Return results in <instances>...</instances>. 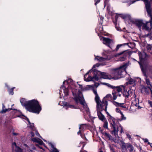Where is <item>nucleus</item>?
I'll return each instance as SVG.
<instances>
[{"label": "nucleus", "instance_id": "bb28decb", "mask_svg": "<svg viewBox=\"0 0 152 152\" xmlns=\"http://www.w3.org/2000/svg\"><path fill=\"white\" fill-rule=\"evenodd\" d=\"M121 115V120H126V118L125 117L122 112H121L120 113Z\"/></svg>", "mask_w": 152, "mask_h": 152}, {"label": "nucleus", "instance_id": "7c9ffc66", "mask_svg": "<svg viewBox=\"0 0 152 152\" xmlns=\"http://www.w3.org/2000/svg\"><path fill=\"white\" fill-rule=\"evenodd\" d=\"M124 45L123 44L118 45L117 46V47L115 49V50L116 51H117L121 47L122 45Z\"/></svg>", "mask_w": 152, "mask_h": 152}, {"label": "nucleus", "instance_id": "412c9836", "mask_svg": "<svg viewBox=\"0 0 152 152\" xmlns=\"http://www.w3.org/2000/svg\"><path fill=\"white\" fill-rule=\"evenodd\" d=\"M112 96L110 94H107L105 97H104V99L102 100V101H101L100 100V101L101 102H107V101H106V99H109V98H110Z\"/></svg>", "mask_w": 152, "mask_h": 152}, {"label": "nucleus", "instance_id": "9b49d317", "mask_svg": "<svg viewBox=\"0 0 152 152\" xmlns=\"http://www.w3.org/2000/svg\"><path fill=\"white\" fill-rule=\"evenodd\" d=\"M124 86L123 85L121 86H115L114 89H113V91L118 92L119 93H121V92L123 89H124Z\"/></svg>", "mask_w": 152, "mask_h": 152}, {"label": "nucleus", "instance_id": "680f3d73", "mask_svg": "<svg viewBox=\"0 0 152 152\" xmlns=\"http://www.w3.org/2000/svg\"><path fill=\"white\" fill-rule=\"evenodd\" d=\"M40 137L41 138H42L40 136Z\"/></svg>", "mask_w": 152, "mask_h": 152}, {"label": "nucleus", "instance_id": "13d9d810", "mask_svg": "<svg viewBox=\"0 0 152 152\" xmlns=\"http://www.w3.org/2000/svg\"><path fill=\"white\" fill-rule=\"evenodd\" d=\"M43 140L44 141H45V142H46V140H44V139H43Z\"/></svg>", "mask_w": 152, "mask_h": 152}, {"label": "nucleus", "instance_id": "c85d7f7f", "mask_svg": "<svg viewBox=\"0 0 152 152\" xmlns=\"http://www.w3.org/2000/svg\"><path fill=\"white\" fill-rule=\"evenodd\" d=\"M104 134L106 137H107L110 140H112V137L109 134L106 132H105L104 133Z\"/></svg>", "mask_w": 152, "mask_h": 152}, {"label": "nucleus", "instance_id": "473e14b6", "mask_svg": "<svg viewBox=\"0 0 152 152\" xmlns=\"http://www.w3.org/2000/svg\"><path fill=\"white\" fill-rule=\"evenodd\" d=\"M135 82L134 80L132 79H130L129 82V83L130 84H134Z\"/></svg>", "mask_w": 152, "mask_h": 152}, {"label": "nucleus", "instance_id": "3c124183", "mask_svg": "<svg viewBox=\"0 0 152 152\" xmlns=\"http://www.w3.org/2000/svg\"><path fill=\"white\" fill-rule=\"evenodd\" d=\"M88 86L90 88L91 87H92V86L91 85H88Z\"/></svg>", "mask_w": 152, "mask_h": 152}, {"label": "nucleus", "instance_id": "aec40b11", "mask_svg": "<svg viewBox=\"0 0 152 152\" xmlns=\"http://www.w3.org/2000/svg\"><path fill=\"white\" fill-rule=\"evenodd\" d=\"M138 54L140 60L144 59L146 56V54L144 53L139 52Z\"/></svg>", "mask_w": 152, "mask_h": 152}, {"label": "nucleus", "instance_id": "8fccbe9b", "mask_svg": "<svg viewBox=\"0 0 152 152\" xmlns=\"http://www.w3.org/2000/svg\"><path fill=\"white\" fill-rule=\"evenodd\" d=\"M79 88H80V89L82 90V86L81 85H79Z\"/></svg>", "mask_w": 152, "mask_h": 152}, {"label": "nucleus", "instance_id": "5fc2aeb1", "mask_svg": "<svg viewBox=\"0 0 152 152\" xmlns=\"http://www.w3.org/2000/svg\"><path fill=\"white\" fill-rule=\"evenodd\" d=\"M60 104H61V102H60L58 103V104H59V105H60Z\"/></svg>", "mask_w": 152, "mask_h": 152}, {"label": "nucleus", "instance_id": "a211bd4d", "mask_svg": "<svg viewBox=\"0 0 152 152\" xmlns=\"http://www.w3.org/2000/svg\"><path fill=\"white\" fill-rule=\"evenodd\" d=\"M113 104L116 106H119V107H121L123 108H126V107H125L123 106L124 104V103H119L118 102H117L115 101H113Z\"/></svg>", "mask_w": 152, "mask_h": 152}, {"label": "nucleus", "instance_id": "cd10ccee", "mask_svg": "<svg viewBox=\"0 0 152 152\" xmlns=\"http://www.w3.org/2000/svg\"><path fill=\"white\" fill-rule=\"evenodd\" d=\"M15 88V87H13L11 89L9 90L8 91L10 94L12 95H13L14 94L13 89H14Z\"/></svg>", "mask_w": 152, "mask_h": 152}, {"label": "nucleus", "instance_id": "c756f323", "mask_svg": "<svg viewBox=\"0 0 152 152\" xmlns=\"http://www.w3.org/2000/svg\"><path fill=\"white\" fill-rule=\"evenodd\" d=\"M142 140L144 141L145 142L147 143L148 145H150L151 147H152L151 144L148 142V140L147 139H144L143 138Z\"/></svg>", "mask_w": 152, "mask_h": 152}, {"label": "nucleus", "instance_id": "393cba45", "mask_svg": "<svg viewBox=\"0 0 152 152\" xmlns=\"http://www.w3.org/2000/svg\"><path fill=\"white\" fill-rule=\"evenodd\" d=\"M103 121L104 122V124L103 125V127L104 128L108 129V122L107 120Z\"/></svg>", "mask_w": 152, "mask_h": 152}, {"label": "nucleus", "instance_id": "423d86ee", "mask_svg": "<svg viewBox=\"0 0 152 152\" xmlns=\"http://www.w3.org/2000/svg\"><path fill=\"white\" fill-rule=\"evenodd\" d=\"M109 120L111 125V126L113 129L112 132V134L115 137L118 136V131L117 124L118 122L114 117L110 115Z\"/></svg>", "mask_w": 152, "mask_h": 152}, {"label": "nucleus", "instance_id": "bf43d9fd", "mask_svg": "<svg viewBox=\"0 0 152 152\" xmlns=\"http://www.w3.org/2000/svg\"><path fill=\"white\" fill-rule=\"evenodd\" d=\"M142 152H146L144 151H142Z\"/></svg>", "mask_w": 152, "mask_h": 152}, {"label": "nucleus", "instance_id": "79ce46f5", "mask_svg": "<svg viewBox=\"0 0 152 152\" xmlns=\"http://www.w3.org/2000/svg\"><path fill=\"white\" fill-rule=\"evenodd\" d=\"M12 134L14 135L15 136L18 135H19V134L18 133L13 132Z\"/></svg>", "mask_w": 152, "mask_h": 152}, {"label": "nucleus", "instance_id": "a19ab883", "mask_svg": "<svg viewBox=\"0 0 152 152\" xmlns=\"http://www.w3.org/2000/svg\"><path fill=\"white\" fill-rule=\"evenodd\" d=\"M100 0H95V5H96L98 3L100 2Z\"/></svg>", "mask_w": 152, "mask_h": 152}, {"label": "nucleus", "instance_id": "2f4dec72", "mask_svg": "<svg viewBox=\"0 0 152 152\" xmlns=\"http://www.w3.org/2000/svg\"><path fill=\"white\" fill-rule=\"evenodd\" d=\"M27 119V121L29 124V125L30 126H29L31 128V129H33V127H34V124L33 123H32V124H31L29 120H28V119Z\"/></svg>", "mask_w": 152, "mask_h": 152}, {"label": "nucleus", "instance_id": "4c0bfd02", "mask_svg": "<svg viewBox=\"0 0 152 152\" xmlns=\"http://www.w3.org/2000/svg\"><path fill=\"white\" fill-rule=\"evenodd\" d=\"M126 135L127 137L129 138V140H131L132 139L131 136L128 134H126Z\"/></svg>", "mask_w": 152, "mask_h": 152}, {"label": "nucleus", "instance_id": "f704fd0d", "mask_svg": "<svg viewBox=\"0 0 152 152\" xmlns=\"http://www.w3.org/2000/svg\"><path fill=\"white\" fill-rule=\"evenodd\" d=\"M107 86L109 87H110L112 88L113 89H114V88L115 87V86H113L111 85L110 84H108Z\"/></svg>", "mask_w": 152, "mask_h": 152}, {"label": "nucleus", "instance_id": "09e8293b", "mask_svg": "<svg viewBox=\"0 0 152 152\" xmlns=\"http://www.w3.org/2000/svg\"><path fill=\"white\" fill-rule=\"evenodd\" d=\"M100 26H101V27L100 29H99V30L100 31H101L102 30V28L101 25H100Z\"/></svg>", "mask_w": 152, "mask_h": 152}, {"label": "nucleus", "instance_id": "4be33fe9", "mask_svg": "<svg viewBox=\"0 0 152 152\" xmlns=\"http://www.w3.org/2000/svg\"><path fill=\"white\" fill-rule=\"evenodd\" d=\"M124 45H127L131 48H133L135 46V44L134 43H124Z\"/></svg>", "mask_w": 152, "mask_h": 152}, {"label": "nucleus", "instance_id": "e2e57ef3", "mask_svg": "<svg viewBox=\"0 0 152 152\" xmlns=\"http://www.w3.org/2000/svg\"><path fill=\"white\" fill-rule=\"evenodd\" d=\"M100 152H102V151H101Z\"/></svg>", "mask_w": 152, "mask_h": 152}, {"label": "nucleus", "instance_id": "0eeeda50", "mask_svg": "<svg viewBox=\"0 0 152 152\" xmlns=\"http://www.w3.org/2000/svg\"><path fill=\"white\" fill-rule=\"evenodd\" d=\"M99 77L101 78L105 79H113V76L111 75H108L105 73L99 72L98 73Z\"/></svg>", "mask_w": 152, "mask_h": 152}, {"label": "nucleus", "instance_id": "864d4df0", "mask_svg": "<svg viewBox=\"0 0 152 152\" xmlns=\"http://www.w3.org/2000/svg\"><path fill=\"white\" fill-rule=\"evenodd\" d=\"M139 149L140 150H141V147H140Z\"/></svg>", "mask_w": 152, "mask_h": 152}, {"label": "nucleus", "instance_id": "6ab92c4d", "mask_svg": "<svg viewBox=\"0 0 152 152\" xmlns=\"http://www.w3.org/2000/svg\"><path fill=\"white\" fill-rule=\"evenodd\" d=\"M5 106L3 104H2V110L0 112V113H4L7 111H10L12 109L8 108V109H5Z\"/></svg>", "mask_w": 152, "mask_h": 152}, {"label": "nucleus", "instance_id": "f3484780", "mask_svg": "<svg viewBox=\"0 0 152 152\" xmlns=\"http://www.w3.org/2000/svg\"><path fill=\"white\" fill-rule=\"evenodd\" d=\"M112 94L113 96V99L114 100H115L117 96H120L121 95L120 93L118 92L114 91H113Z\"/></svg>", "mask_w": 152, "mask_h": 152}, {"label": "nucleus", "instance_id": "ea45409f", "mask_svg": "<svg viewBox=\"0 0 152 152\" xmlns=\"http://www.w3.org/2000/svg\"><path fill=\"white\" fill-rule=\"evenodd\" d=\"M125 57H123L122 58H121L119 59V61H124V60H125Z\"/></svg>", "mask_w": 152, "mask_h": 152}, {"label": "nucleus", "instance_id": "b1692460", "mask_svg": "<svg viewBox=\"0 0 152 152\" xmlns=\"http://www.w3.org/2000/svg\"><path fill=\"white\" fill-rule=\"evenodd\" d=\"M95 60H98L99 61H104L106 59L105 58H103L99 56H96L95 58Z\"/></svg>", "mask_w": 152, "mask_h": 152}, {"label": "nucleus", "instance_id": "5701e85b", "mask_svg": "<svg viewBox=\"0 0 152 152\" xmlns=\"http://www.w3.org/2000/svg\"><path fill=\"white\" fill-rule=\"evenodd\" d=\"M79 131L77 132L78 134H80V135L81 136V137L83 138L81 132L83 130V125H80L79 127Z\"/></svg>", "mask_w": 152, "mask_h": 152}, {"label": "nucleus", "instance_id": "4468645a", "mask_svg": "<svg viewBox=\"0 0 152 152\" xmlns=\"http://www.w3.org/2000/svg\"><path fill=\"white\" fill-rule=\"evenodd\" d=\"M12 147L13 149H15L16 152H22V150L20 148L17 146L15 142H13L12 144Z\"/></svg>", "mask_w": 152, "mask_h": 152}, {"label": "nucleus", "instance_id": "4d7b16f0", "mask_svg": "<svg viewBox=\"0 0 152 152\" xmlns=\"http://www.w3.org/2000/svg\"><path fill=\"white\" fill-rule=\"evenodd\" d=\"M135 1H133L132 3H134L135 2Z\"/></svg>", "mask_w": 152, "mask_h": 152}, {"label": "nucleus", "instance_id": "7ed1b4c3", "mask_svg": "<svg viewBox=\"0 0 152 152\" xmlns=\"http://www.w3.org/2000/svg\"><path fill=\"white\" fill-rule=\"evenodd\" d=\"M93 91L95 95V99L96 103V110L98 116L100 120L102 121H104L106 119L101 112L103 110L106 111L107 106V102H101L96 91L94 90Z\"/></svg>", "mask_w": 152, "mask_h": 152}, {"label": "nucleus", "instance_id": "49530a36", "mask_svg": "<svg viewBox=\"0 0 152 152\" xmlns=\"http://www.w3.org/2000/svg\"><path fill=\"white\" fill-rule=\"evenodd\" d=\"M115 28L118 31H120L121 30V29L119 27H116V26H115Z\"/></svg>", "mask_w": 152, "mask_h": 152}, {"label": "nucleus", "instance_id": "f03ea898", "mask_svg": "<svg viewBox=\"0 0 152 152\" xmlns=\"http://www.w3.org/2000/svg\"><path fill=\"white\" fill-rule=\"evenodd\" d=\"M22 105L25 107L26 109L30 112L39 113L41 109L38 102L35 100L25 101L24 99L20 100Z\"/></svg>", "mask_w": 152, "mask_h": 152}, {"label": "nucleus", "instance_id": "37998d69", "mask_svg": "<svg viewBox=\"0 0 152 152\" xmlns=\"http://www.w3.org/2000/svg\"><path fill=\"white\" fill-rule=\"evenodd\" d=\"M34 130L33 131V132H31V137H34Z\"/></svg>", "mask_w": 152, "mask_h": 152}, {"label": "nucleus", "instance_id": "0e129e2a", "mask_svg": "<svg viewBox=\"0 0 152 152\" xmlns=\"http://www.w3.org/2000/svg\"><path fill=\"white\" fill-rule=\"evenodd\" d=\"M80 152H82L81 151H80Z\"/></svg>", "mask_w": 152, "mask_h": 152}, {"label": "nucleus", "instance_id": "6e6552de", "mask_svg": "<svg viewBox=\"0 0 152 152\" xmlns=\"http://www.w3.org/2000/svg\"><path fill=\"white\" fill-rule=\"evenodd\" d=\"M100 39L102 40L104 44L111 48L110 45L113 42V41L111 40L109 38L104 37H101Z\"/></svg>", "mask_w": 152, "mask_h": 152}, {"label": "nucleus", "instance_id": "dca6fc26", "mask_svg": "<svg viewBox=\"0 0 152 152\" xmlns=\"http://www.w3.org/2000/svg\"><path fill=\"white\" fill-rule=\"evenodd\" d=\"M49 145L51 147V149L52 152H58V150L55 148L51 142H49L48 143Z\"/></svg>", "mask_w": 152, "mask_h": 152}, {"label": "nucleus", "instance_id": "ddd939ff", "mask_svg": "<svg viewBox=\"0 0 152 152\" xmlns=\"http://www.w3.org/2000/svg\"><path fill=\"white\" fill-rule=\"evenodd\" d=\"M123 145L125 147L128 148L130 151L132 152L133 151L134 148L133 146L129 143L125 144L124 143H123Z\"/></svg>", "mask_w": 152, "mask_h": 152}, {"label": "nucleus", "instance_id": "9d476101", "mask_svg": "<svg viewBox=\"0 0 152 152\" xmlns=\"http://www.w3.org/2000/svg\"><path fill=\"white\" fill-rule=\"evenodd\" d=\"M92 69L90 70L88 72H87L84 75V80L86 81H92V77L88 75L90 72L93 71Z\"/></svg>", "mask_w": 152, "mask_h": 152}, {"label": "nucleus", "instance_id": "58836bf2", "mask_svg": "<svg viewBox=\"0 0 152 152\" xmlns=\"http://www.w3.org/2000/svg\"><path fill=\"white\" fill-rule=\"evenodd\" d=\"M34 132L35 133V134L36 135H37V136H39V134L38 133V132H37V131H36V130H35L34 131Z\"/></svg>", "mask_w": 152, "mask_h": 152}, {"label": "nucleus", "instance_id": "a878e982", "mask_svg": "<svg viewBox=\"0 0 152 152\" xmlns=\"http://www.w3.org/2000/svg\"><path fill=\"white\" fill-rule=\"evenodd\" d=\"M98 75L97 74V75H96L92 77V81H94L98 80L99 78Z\"/></svg>", "mask_w": 152, "mask_h": 152}, {"label": "nucleus", "instance_id": "1a4fd4ad", "mask_svg": "<svg viewBox=\"0 0 152 152\" xmlns=\"http://www.w3.org/2000/svg\"><path fill=\"white\" fill-rule=\"evenodd\" d=\"M141 69H142V72L143 73L145 77L146 82V83L147 85L148 86V87L150 88V89L151 90V93L152 94V90H151V87L152 86L151 85L150 82V81H149V80H148V79L147 78L145 71L144 70V69H143L142 68Z\"/></svg>", "mask_w": 152, "mask_h": 152}, {"label": "nucleus", "instance_id": "39448f33", "mask_svg": "<svg viewBox=\"0 0 152 152\" xmlns=\"http://www.w3.org/2000/svg\"><path fill=\"white\" fill-rule=\"evenodd\" d=\"M124 95H125V96L128 98L130 96L131 98H132L134 99L132 102V106H135L137 109H139L141 108V107L139 105V100L138 99L136 98V95L134 92H131V91H129L128 92H126Z\"/></svg>", "mask_w": 152, "mask_h": 152}, {"label": "nucleus", "instance_id": "a18cd8bd", "mask_svg": "<svg viewBox=\"0 0 152 152\" xmlns=\"http://www.w3.org/2000/svg\"><path fill=\"white\" fill-rule=\"evenodd\" d=\"M148 103L151 107H152V102L150 101H148Z\"/></svg>", "mask_w": 152, "mask_h": 152}, {"label": "nucleus", "instance_id": "72a5a7b5", "mask_svg": "<svg viewBox=\"0 0 152 152\" xmlns=\"http://www.w3.org/2000/svg\"><path fill=\"white\" fill-rule=\"evenodd\" d=\"M147 49L150 52V51H151V47L150 45H148L147 47Z\"/></svg>", "mask_w": 152, "mask_h": 152}, {"label": "nucleus", "instance_id": "e433bc0d", "mask_svg": "<svg viewBox=\"0 0 152 152\" xmlns=\"http://www.w3.org/2000/svg\"><path fill=\"white\" fill-rule=\"evenodd\" d=\"M99 66V64H96L95 65H94L92 67V69L95 68L96 67H98Z\"/></svg>", "mask_w": 152, "mask_h": 152}, {"label": "nucleus", "instance_id": "052dcab7", "mask_svg": "<svg viewBox=\"0 0 152 152\" xmlns=\"http://www.w3.org/2000/svg\"><path fill=\"white\" fill-rule=\"evenodd\" d=\"M122 53H120L119 55H120L121 54H122Z\"/></svg>", "mask_w": 152, "mask_h": 152}, {"label": "nucleus", "instance_id": "6e6d98bb", "mask_svg": "<svg viewBox=\"0 0 152 152\" xmlns=\"http://www.w3.org/2000/svg\"><path fill=\"white\" fill-rule=\"evenodd\" d=\"M115 19H116V20L117 21V18H116V17H115Z\"/></svg>", "mask_w": 152, "mask_h": 152}, {"label": "nucleus", "instance_id": "2eb2a0df", "mask_svg": "<svg viewBox=\"0 0 152 152\" xmlns=\"http://www.w3.org/2000/svg\"><path fill=\"white\" fill-rule=\"evenodd\" d=\"M34 142H37L40 145H42L43 143L42 141L40 139L37 138H34L31 139Z\"/></svg>", "mask_w": 152, "mask_h": 152}, {"label": "nucleus", "instance_id": "603ef678", "mask_svg": "<svg viewBox=\"0 0 152 152\" xmlns=\"http://www.w3.org/2000/svg\"><path fill=\"white\" fill-rule=\"evenodd\" d=\"M18 117H20L21 118H22V116H20H20H18Z\"/></svg>", "mask_w": 152, "mask_h": 152}, {"label": "nucleus", "instance_id": "f257e3e1", "mask_svg": "<svg viewBox=\"0 0 152 152\" xmlns=\"http://www.w3.org/2000/svg\"><path fill=\"white\" fill-rule=\"evenodd\" d=\"M77 87L73 85V83L72 79H69L67 81H65L63 82V86L61 87L60 91V94L64 93L63 97L67 96L70 89L71 90L74 96V99L77 104L80 103L83 106L84 110L86 111L87 114L90 117V112L89 108L85 103L83 95L79 89L77 90Z\"/></svg>", "mask_w": 152, "mask_h": 152}, {"label": "nucleus", "instance_id": "c03bdc74", "mask_svg": "<svg viewBox=\"0 0 152 152\" xmlns=\"http://www.w3.org/2000/svg\"><path fill=\"white\" fill-rule=\"evenodd\" d=\"M99 85V84L97 83H96L94 84V85L96 87V88H97Z\"/></svg>", "mask_w": 152, "mask_h": 152}, {"label": "nucleus", "instance_id": "20e7f679", "mask_svg": "<svg viewBox=\"0 0 152 152\" xmlns=\"http://www.w3.org/2000/svg\"><path fill=\"white\" fill-rule=\"evenodd\" d=\"M129 64L128 62L118 68L112 69L110 73L113 79L117 80L124 77L126 74V69Z\"/></svg>", "mask_w": 152, "mask_h": 152}, {"label": "nucleus", "instance_id": "de8ad7c7", "mask_svg": "<svg viewBox=\"0 0 152 152\" xmlns=\"http://www.w3.org/2000/svg\"><path fill=\"white\" fill-rule=\"evenodd\" d=\"M121 133H124V131H123V129L122 127L121 126Z\"/></svg>", "mask_w": 152, "mask_h": 152}, {"label": "nucleus", "instance_id": "f8f14e48", "mask_svg": "<svg viewBox=\"0 0 152 152\" xmlns=\"http://www.w3.org/2000/svg\"><path fill=\"white\" fill-rule=\"evenodd\" d=\"M63 103L62 106H63V107L65 109H67L68 108H75V107L73 105H72L69 104V103L66 102H62Z\"/></svg>", "mask_w": 152, "mask_h": 152}, {"label": "nucleus", "instance_id": "c9c22d12", "mask_svg": "<svg viewBox=\"0 0 152 152\" xmlns=\"http://www.w3.org/2000/svg\"><path fill=\"white\" fill-rule=\"evenodd\" d=\"M115 110L117 112L120 113H121V112H122L118 108H116Z\"/></svg>", "mask_w": 152, "mask_h": 152}]
</instances>
